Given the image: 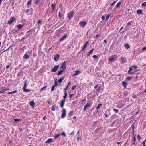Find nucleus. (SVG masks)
I'll return each mask as SVG.
<instances>
[{"mask_svg":"<svg viewBox=\"0 0 146 146\" xmlns=\"http://www.w3.org/2000/svg\"><path fill=\"white\" fill-rule=\"evenodd\" d=\"M13 119V120L14 122L16 123H17V122L20 121H21L20 119Z\"/></svg>","mask_w":146,"mask_h":146,"instance_id":"obj_30","label":"nucleus"},{"mask_svg":"<svg viewBox=\"0 0 146 146\" xmlns=\"http://www.w3.org/2000/svg\"><path fill=\"white\" fill-rule=\"evenodd\" d=\"M128 94V92L127 91H125L123 93V96H127Z\"/></svg>","mask_w":146,"mask_h":146,"instance_id":"obj_34","label":"nucleus"},{"mask_svg":"<svg viewBox=\"0 0 146 146\" xmlns=\"http://www.w3.org/2000/svg\"><path fill=\"white\" fill-rule=\"evenodd\" d=\"M94 50V48H92L90 51L88 52L89 54H90V55L92 53Z\"/></svg>","mask_w":146,"mask_h":146,"instance_id":"obj_43","label":"nucleus"},{"mask_svg":"<svg viewBox=\"0 0 146 146\" xmlns=\"http://www.w3.org/2000/svg\"><path fill=\"white\" fill-rule=\"evenodd\" d=\"M114 57H113L112 56H111L110 58H109V61H112L114 60Z\"/></svg>","mask_w":146,"mask_h":146,"instance_id":"obj_32","label":"nucleus"},{"mask_svg":"<svg viewBox=\"0 0 146 146\" xmlns=\"http://www.w3.org/2000/svg\"><path fill=\"white\" fill-rule=\"evenodd\" d=\"M56 108V106L55 105H53L52 108L51 110L52 111H54L55 110V108Z\"/></svg>","mask_w":146,"mask_h":146,"instance_id":"obj_37","label":"nucleus"},{"mask_svg":"<svg viewBox=\"0 0 146 146\" xmlns=\"http://www.w3.org/2000/svg\"><path fill=\"white\" fill-rule=\"evenodd\" d=\"M65 100H64L63 99L62 100L60 104V106L62 108L63 107L64 105L65 104Z\"/></svg>","mask_w":146,"mask_h":146,"instance_id":"obj_14","label":"nucleus"},{"mask_svg":"<svg viewBox=\"0 0 146 146\" xmlns=\"http://www.w3.org/2000/svg\"><path fill=\"white\" fill-rule=\"evenodd\" d=\"M76 88V86H73L72 88V90H75Z\"/></svg>","mask_w":146,"mask_h":146,"instance_id":"obj_58","label":"nucleus"},{"mask_svg":"<svg viewBox=\"0 0 146 146\" xmlns=\"http://www.w3.org/2000/svg\"><path fill=\"white\" fill-rule=\"evenodd\" d=\"M55 87L54 85H53L52 86V87L51 88V91H53L54 90V89H55L54 88Z\"/></svg>","mask_w":146,"mask_h":146,"instance_id":"obj_49","label":"nucleus"},{"mask_svg":"<svg viewBox=\"0 0 146 146\" xmlns=\"http://www.w3.org/2000/svg\"><path fill=\"white\" fill-rule=\"evenodd\" d=\"M56 6V5L52 3L51 5L52 10V12H53L54 10L55 7Z\"/></svg>","mask_w":146,"mask_h":146,"instance_id":"obj_20","label":"nucleus"},{"mask_svg":"<svg viewBox=\"0 0 146 146\" xmlns=\"http://www.w3.org/2000/svg\"><path fill=\"white\" fill-rule=\"evenodd\" d=\"M68 88H69V87L68 86H67L66 87V88H65L64 89V92H67L66 91Z\"/></svg>","mask_w":146,"mask_h":146,"instance_id":"obj_48","label":"nucleus"},{"mask_svg":"<svg viewBox=\"0 0 146 146\" xmlns=\"http://www.w3.org/2000/svg\"><path fill=\"white\" fill-rule=\"evenodd\" d=\"M25 25L24 23H23L22 24H19L17 25V27L19 29H20L23 28Z\"/></svg>","mask_w":146,"mask_h":146,"instance_id":"obj_11","label":"nucleus"},{"mask_svg":"<svg viewBox=\"0 0 146 146\" xmlns=\"http://www.w3.org/2000/svg\"><path fill=\"white\" fill-rule=\"evenodd\" d=\"M32 51L31 50H29L26 52L23 57V58L25 59H29L30 58V56L32 54Z\"/></svg>","mask_w":146,"mask_h":146,"instance_id":"obj_1","label":"nucleus"},{"mask_svg":"<svg viewBox=\"0 0 146 146\" xmlns=\"http://www.w3.org/2000/svg\"><path fill=\"white\" fill-rule=\"evenodd\" d=\"M32 2V0H29L27 3V5H30L31 4Z\"/></svg>","mask_w":146,"mask_h":146,"instance_id":"obj_41","label":"nucleus"},{"mask_svg":"<svg viewBox=\"0 0 146 146\" xmlns=\"http://www.w3.org/2000/svg\"><path fill=\"white\" fill-rule=\"evenodd\" d=\"M133 140H131V145L132 144H133V145H134L135 144V143L136 141V138L135 136H134L132 138Z\"/></svg>","mask_w":146,"mask_h":146,"instance_id":"obj_15","label":"nucleus"},{"mask_svg":"<svg viewBox=\"0 0 146 146\" xmlns=\"http://www.w3.org/2000/svg\"><path fill=\"white\" fill-rule=\"evenodd\" d=\"M35 103L34 100H32L30 102V105L32 106V108L34 107Z\"/></svg>","mask_w":146,"mask_h":146,"instance_id":"obj_17","label":"nucleus"},{"mask_svg":"<svg viewBox=\"0 0 146 146\" xmlns=\"http://www.w3.org/2000/svg\"><path fill=\"white\" fill-rule=\"evenodd\" d=\"M12 47V46H10L9 47V48H8L6 50H4V51H3L2 52V53H3V52H5V51H7L8 50L10 49V48Z\"/></svg>","mask_w":146,"mask_h":146,"instance_id":"obj_59","label":"nucleus"},{"mask_svg":"<svg viewBox=\"0 0 146 146\" xmlns=\"http://www.w3.org/2000/svg\"><path fill=\"white\" fill-rule=\"evenodd\" d=\"M97 123H99V122L98 121H94L93 123V126H95L97 124Z\"/></svg>","mask_w":146,"mask_h":146,"instance_id":"obj_36","label":"nucleus"},{"mask_svg":"<svg viewBox=\"0 0 146 146\" xmlns=\"http://www.w3.org/2000/svg\"><path fill=\"white\" fill-rule=\"evenodd\" d=\"M80 72V71L79 70H77L75 71V74H74L73 76H74L77 75Z\"/></svg>","mask_w":146,"mask_h":146,"instance_id":"obj_24","label":"nucleus"},{"mask_svg":"<svg viewBox=\"0 0 146 146\" xmlns=\"http://www.w3.org/2000/svg\"><path fill=\"white\" fill-rule=\"evenodd\" d=\"M53 139L52 138L48 139L45 142L46 143H49L52 142Z\"/></svg>","mask_w":146,"mask_h":146,"instance_id":"obj_18","label":"nucleus"},{"mask_svg":"<svg viewBox=\"0 0 146 146\" xmlns=\"http://www.w3.org/2000/svg\"><path fill=\"white\" fill-rule=\"evenodd\" d=\"M27 80H26L25 81L24 85L23 86V91L25 92H28L30 91H32V90H29L28 89H27L26 88V87L27 86Z\"/></svg>","mask_w":146,"mask_h":146,"instance_id":"obj_2","label":"nucleus"},{"mask_svg":"<svg viewBox=\"0 0 146 146\" xmlns=\"http://www.w3.org/2000/svg\"><path fill=\"white\" fill-rule=\"evenodd\" d=\"M17 92V90H15L13 92H10L7 93V94H11L13 93H16Z\"/></svg>","mask_w":146,"mask_h":146,"instance_id":"obj_39","label":"nucleus"},{"mask_svg":"<svg viewBox=\"0 0 146 146\" xmlns=\"http://www.w3.org/2000/svg\"><path fill=\"white\" fill-rule=\"evenodd\" d=\"M105 16L104 15L102 16L101 17V19H102V20H104L105 19Z\"/></svg>","mask_w":146,"mask_h":146,"instance_id":"obj_60","label":"nucleus"},{"mask_svg":"<svg viewBox=\"0 0 146 146\" xmlns=\"http://www.w3.org/2000/svg\"><path fill=\"white\" fill-rule=\"evenodd\" d=\"M131 77H127L126 78V79L128 80H131Z\"/></svg>","mask_w":146,"mask_h":146,"instance_id":"obj_64","label":"nucleus"},{"mask_svg":"<svg viewBox=\"0 0 146 146\" xmlns=\"http://www.w3.org/2000/svg\"><path fill=\"white\" fill-rule=\"evenodd\" d=\"M110 16V14H108L106 16V20L107 21L108 19L109 18Z\"/></svg>","mask_w":146,"mask_h":146,"instance_id":"obj_45","label":"nucleus"},{"mask_svg":"<svg viewBox=\"0 0 146 146\" xmlns=\"http://www.w3.org/2000/svg\"><path fill=\"white\" fill-rule=\"evenodd\" d=\"M86 47H87V46H86V44L84 45V46H83V48H82L81 51H83L84 50V49L85 48H86Z\"/></svg>","mask_w":146,"mask_h":146,"instance_id":"obj_46","label":"nucleus"},{"mask_svg":"<svg viewBox=\"0 0 146 146\" xmlns=\"http://www.w3.org/2000/svg\"><path fill=\"white\" fill-rule=\"evenodd\" d=\"M101 128H97L95 130V132L96 133H98L99 131L100 130Z\"/></svg>","mask_w":146,"mask_h":146,"instance_id":"obj_35","label":"nucleus"},{"mask_svg":"<svg viewBox=\"0 0 146 146\" xmlns=\"http://www.w3.org/2000/svg\"><path fill=\"white\" fill-rule=\"evenodd\" d=\"M5 91V90H4V88H2L1 89L0 91V93H4V92Z\"/></svg>","mask_w":146,"mask_h":146,"instance_id":"obj_40","label":"nucleus"},{"mask_svg":"<svg viewBox=\"0 0 146 146\" xmlns=\"http://www.w3.org/2000/svg\"><path fill=\"white\" fill-rule=\"evenodd\" d=\"M62 14L59 11L58 13V17L59 19H61L62 18Z\"/></svg>","mask_w":146,"mask_h":146,"instance_id":"obj_31","label":"nucleus"},{"mask_svg":"<svg viewBox=\"0 0 146 146\" xmlns=\"http://www.w3.org/2000/svg\"><path fill=\"white\" fill-rule=\"evenodd\" d=\"M93 58L94 59H97L98 57L96 55H94L93 56Z\"/></svg>","mask_w":146,"mask_h":146,"instance_id":"obj_61","label":"nucleus"},{"mask_svg":"<svg viewBox=\"0 0 146 146\" xmlns=\"http://www.w3.org/2000/svg\"><path fill=\"white\" fill-rule=\"evenodd\" d=\"M102 105V104L101 103L99 104L96 108V109L97 110H99L100 109V107Z\"/></svg>","mask_w":146,"mask_h":146,"instance_id":"obj_33","label":"nucleus"},{"mask_svg":"<svg viewBox=\"0 0 146 146\" xmlns=\"http://www.w3.org/2000/svg\"><path fill=\"white\" fill-rule=\"evenodd\" d=\"M137 139L138 140V141H140V139L141 138V137L140 135H138L137 137Z\"/></svg>","mask_w":146,"mask_h":146,"instance_id":"obj_53","label":"nucleus"},{"mask_svg":"<svg viewBox=\"0 0 146 146\" xmlns=\"http://www.w3.org/2000/svg\"><path fill=\"white\" fill-rule=\"evenodd\" d=\"M74 95V94H69V97H70V99Z\"/></svg>","mask_w":146,"mask_h":146,"instance_id":"obj_55","label":"nucleus"},{"mask_svg":"<svg viewBox=\"0 0 146 146\" xmlns=\"http://www.w3.org/2000/svg\"><path fill=\"white\" fill-rule=\"evenodd\" d=\"M21 71L19 72L17 74V76L19 77L20 76L21 74Z\"/></svg>","mask_w":146,"mask_h":146,"instance_id":"obj_50","label":"nucleus"},{"mask_svg":"<svg viewBox=\"0 0 146 146\" xmlns=\"http://www.w3.org/2000/svg\"><path fill=\"white\" fill-rule=\"evenodd\" d=\"M87 23L86 22L81 21L79 23V25L82 27H84L87 24Z\"/></svg>","mask_w":146,"mask_h":146,"instance_id":"obj_12","label":"nucleus"},{"mask_svg":"<svg viewBox=\"0 0 146 146\" xmlns=\"http://www.w3.org/2000/svg\"><path fill=\"white\" fill-rule=\"evenodd\" d=\"M125 47L127 49H129L130 47L129 44L128 43H126L125 45Z\"/></svg>","mask_w":146,"mask_h":146,"instance_id":"obj_27","label":"nucleus"},{"mask_svg":"<svg viewBox=\"0 0 146 146\" xmlns=\"http://www.w3.org/2000/svg\"><path fill=\"white\" fill-rule=\"evenodd\" d=\"M66 37H62V38L60 39V42L61 41H63L65 39H66Z\"/></svg>","mask_w":146,"mask_h":146,"instance_id":"obj_44","label":"nucleus"},{"mask_svg":"<svg viewBox=\"0 0 146 146\" xmlns=\"http://www.w3.org/2000/svg\"><path fill=\"white\" fill-rule=\"evenodd\" d=\"M40 1V0H35L34 1V3L36 5H38V4L39 2Z\"/></svg>","mask_w":146,"mask_h":146,"instance_id":"obj_28","label":"nucleus"},{"mask_svg":"<svg viewBox=\"0 0 146 146\" xmlns=\"http://www.w3.org/2000/svg\"><path fill=\"white\" fill-rule=\"evenodd\" d=\"M74 134V131H73L72 132L69 134V135L73 136Z\"/></svg>","mask_w":146,"mask_h":146,"instance_id":"obj_56","label":"nucleus"},{"mask_svg":"<svg viewBox=\"0 0 146 146\" xmlns=\"http://www.w3.org/2000/svg\"><path fill=\"white\" fill-rule=\"evenodd\" d=\"M64 79V77L63 76H62L61 78H60L58 80V82L60 83H61L62 80Z\"/></svg>","mask_w":146,"mask_h":146,"instance_id":"obj_19","label":"nucleus"},{"mask_svg":"<svg viewBox=\"0 0 146 146\" xmlns=\"http://www.w3.org/2000/svg\"><path fill=\"white\" fill-rule=\"evenodd\" d=\"M74 15V11L73 10L69 12L67 14V17L70 20Z\"/></svg>","mask_w":146,"mask_h":146,"instance_id":"obj_3","label":"nucleus"},{"mask_svg":"<svg viewBox=\"0 0 146 146\" xmlns=\"http://www.w3.org/2000/svg\"><path fill=\"white\" fill-rule=\"evenodd\" d=\"M24 129V128H20L19 127V131H22Z\"/></svg>","mask_w":146,"mask_h":146,"instance_id":"obj_57","label":"nucleus"},{"mask_svg":"<svg viewBox=\"0 0 146 146\" xmlns=\"http://www.w3.org/2000/svg\"><path fill=\"white\" fill-rule=\"evenodd\" d=\"M122 84L124 86V88L126 87L127 85L128 84L126 82L124 81H123L122 82Z\"/></svg>","mask_w":146,"mask_h":146,"instance_id":"obj_22","label":"nucleus"},{"mask_svg":"<svg viewBox=\"0 0 146 146\" xmlns=\"http://www.w3.org/2000/svg\"><path fill=\"white\" fill-rule=\"evenodd\" d=\"M66 61H64L63 62V63H62L61 64V66L60 67V68L62 70H65L66 68Z\"/></svg>","mask_w":146,"mask_h":146,"instance_id":"obj_8","label":"nucleus"},{"mask_svg":"<svg viewBox=\"0 0 146 146\" xmlns=\"http://www.w3.org/2000/svg\"><path fill=\"white\" fill-rule=\"evenodd\" d=\"M121 59V61L122 63H125L127 62V60L125 58H124L122 57L120 58Z\"/></svg>","mask_w":146,"mask_h":146,"instance_id":"obj_16","label":"nucleus"},{"mask_svg":"<svg viewBox=\"0 0 146 146\" xmlns=\"http://www.w3.org/2000/svg\"><path fill=\"white\" fill-rule=\"evenodd\" d=\"M92 103L90 102L89 103H87L86 105L83 108V111H86L87 109V108L88 107H90L91 106Z\"/></svg>","mask_w":146,"mask_h":146,"instance_id":"obj_9","label":"nucleus"},{"mask_svg":"<svg viewBox=\"0 0 146 146\" xmlns=\"http://www.w3.org/2000/svg\"><path fill=\"white\" fill-rule=\"evenodd\" d=\"M113 110L115 113H117L119 111L118 110L116 109H113Z\"/></svg>","mask_w":146,"mask_h":146,"instance_id":"obj_52","label":"nucleus"},{"mask_svg":"<svg viewBox=\"0 0 146 146\" xmlns=\"http://www.w3.org/2000/svg\"><path fill=\"white\" fill-rule=\"evenodd\" d=\"M137 13L138 14H143V12L141 10L139 9L137 11Z\"/></svg>","mask_w":146,"mask_h":146,"instance_id":"obj_21","label":"nucleus"},{"mask_svg":"<svg viewBox=\"0 0 146 146\" xmlns=\"http://www.w3.org/2000/svg\"><path fill=\"white\" fill-rule=\"evenodd\" d=\"M133 67H134V66L133 65L132 66H131L129 68V70L127 72L128 74H133L134 73V72H131V71L134 70Z\"/></svg>","mask_w":146,"mask_h":146,"instance_id":"obj_10","label":"nucleus"},{"mask_svg":"<svg viewBox=\"0 0 146 146\" xmlns=\"http://www.w3.org/2000/svg\"><path fill=\"white\" fill-rule=\"evenodd\" d=\"M132 23V21H129L127 23L126 26L125 27L124 29L125 31H126L128 30L129 28H130L131 27V23Z\"/></svg>","mask_w":146,"mask_h":146,"instance_id":"obj_7","label":"nucleus"},{"mask_svg":"<svg viewBox=\"0 0 146 146\" xmlns=\"http://www.w3.org/2000/svg\"><path fill=\"white\" fill-rule=\"evenodd\" d=\"M59 67V65H55L53 68L51 70V72H55L58 69V68Z\"/></svg>","mask_w":146,"mask_h":146,"instance_id":"obj_6","label":"nucleus"},{"mask_svg":"<svg viewBox=\"0 0 146 146\" xmlns=\"http://www.w3.org/2000/svg\"><path fill=\"white\" fill-rule=\"evenodd\" d=\"M64 92V95L63 96V100H65L66 98L67 97V92Z\"/></svg>","mask_w":146,"mask_h":146,"instance_id":"obj_29","label":"nucleus"},{"mask_svg":"<svg viewBox=\"0 0 146 146\" xmlns=\"http://www.w3.org/2000/svg\"><path fill=\"white\" fill-rule=\"evenodd\" d=\"M57 79L54 81V85L55 87H57L58 85V83L57 82Z\"/></svg>","mask_w":146,"mask_h":146,"instance_id":"obj_42","label":"nucleus"},{"mask_svg":"<svg viewBox=\"0 0 146 146\" xmlns=\"http://www.w3.org/2000/svg\"><path fill=\"white\" fill-rule=\"evenodd\" d=\"M145 50H146V47H144L142 49V50L143 51Z\"/></svg>","mask_w":146,"mask_h":146,"instance_id":"obj_62","label":"nucleus"},{"mask_svg":"<svg viewBox=\"0 0 146 146\" xmlns=\"http://www.w3.org/2000/svg\"><path fill=\"white\" fill-rule=\"evenodd\" d=\"M47 87V86H44L42 88H41V89L40 90V91L42 92V91L44 90L45 88H46Z\"/></svg>","mask_w":146,"mask_h":146,"instance_id":"obj_47","label":"nucleus"},{"mask_svg":"<svg viewBox=\"0 0 146 146\" xmlns=\"http://www.w3.org/2000/svg\"><path fill=\"white\" fill-rule=\"evenodd\" d=\"M142 6H144V7L146 6V2H145L143 3H142Z\"/></svg>","mask_w":146,"mask_h":146,"instance_id":"obj_54","label":"nucleus"},{"mask_svg":"<svg viewBox=\"0 0 146 146\" xmlns=\"http://www.w3.org/2000/svg\"><path fill=\"white\" fill-rule=\"evenodd\" d=\"M41 23L42 22H41V20H38V21L37 23L38 24H41Z\"/></svg>","mask_w":146,"mask_h":146,"instance_id":"obj_63","label":"nucleus"},{"mask_svg":"<svg viewBox=\"0 0 146 146\" xmlns=\"http://www.w3.org/2000/svg\"><path fill=\"white\" fill-rule=\"evenodd\" d=\"M64 71V70H61L57 74V75H60Z\"/></svg>","mask_w":146,"mask_h":146,"instance_id":"obj_23","label":"nucleus"},{"mask_svg":"<svg viewBox=\"0 0 146 146\" xmlns=\"http://www.w3.org/2000/svg\"><path fill=\"white\" fill-rule=\"evenodd\" d=\"M61 135V134H56L54 137V138L56 139L58 137Z\"/></svg>","mask_w":146,"mask_h":146,"instance_id":"obj_38","label":"nucleus"},{"mask_svg":"<svg viewBox=\"0 0 146 146\" xmlns=\"http://www.w3.org/2000/svg\"><path fill=\"white\" fill-rule=\"evenodd\" d=\"M60 57V55L59 54H57L55 55L54 58V59L55 61L57 62L58 60Z\"/></svg>","mask_w":146,"mask_h":146,"instance_id":"obj_13","label":"nucleus"},{"mask_svg":"<svg viewBox=\"0 0 146 146\" xmlns=\"http://www.w3.org/2000/svg\"><path fill=\"white\" fill-rule=\"evenodd\" d=\"M121 3L120 2H118L116 5V8H117L120 7L121 5Z\"/></svg>","mask_w":146,"mask_h":146,"instance_id":"obj_26","label":"nucleus"},{"mask_svg":"<svg viewBox=\"0 0 146 146\" xmlns=\"http://www.w3.org/2000/svg\"><path fill=\"white\" fill-rule=\"evenodd\" d=\"M61 135L63 136L64 137H65L66 136V134L64 132H63L61 134Z\"/></svg>","mask_w":146,"mask_h":146,"instance_id":"obj_51","label":"nucleus"},{"mask_svg":"<svg viewBox=\"0 0 146 146\" xmlns=\"http://www.w3.org/2000/svg\"><path fill=\"white\" fill-rule=\"evenodd\" d=\"M74 113V111H70V113H69L68 115L70 117L71 116H72L73 115V113Z\"/></svg>","mask_w":146,"mask_h":146,"instance_id":"obj_25","label":"nucleus"},{"mask_svg":"<svg viewBox=\"0 0 146 146\" xmlns=\"http://www.w3.org/2000/svg\"><path fill=\"white\" fill-rule=\"evenodd\" d=\"M62 114L61 116V118H64L66 115V110L65 109H63L62 111Z\"/></svg>","mask_w":146,"mask_h":146,"instance_id":"obj_5","label":"nucleus"},{"mask_svg":"<svg viewBox=\"0 0 146 146\" xmlns=\"http://www.w3.org/2000/svg\"><path fill=\"white\" fill-rule=\"evenodd\" d=\"M16 20V19L14 17H11L9 20L8 21V23L9 25L12 24Z\"/></svg>","mask_w":146,"mask_h":146,"instance_id":"obj_4","label":"nucleus"}]
</instances>
